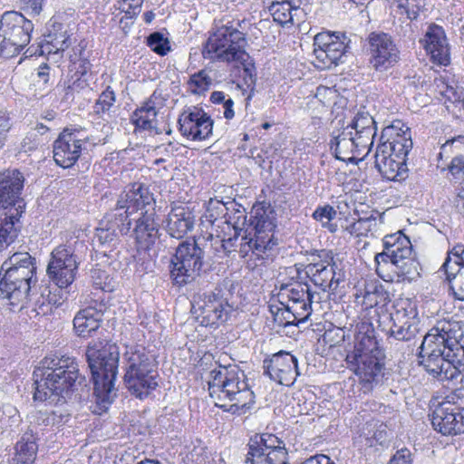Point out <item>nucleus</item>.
Returning a JSON list of instances; mask_svg holds the SVG:
<instances>
[{
    "mask_svg": "<svg viewBox=\"0 0 464 464\" xmlns=\"http://www.w3.org/2000/svg\"><path fill=\"white\" fill-rule=\"evenodd\" d=\"M420 357L426 371L440 382H455L464 369V324L440 321L423 337Z\"/></svg>",
    "mask_w": 464,
    "mask_h": 464,
    "instance_id": "obj_1",
    "label": "nucleus"
},
{
    "mask_svg": "<svg viewBox=\"0 0 464 464\" xmlns=\"http://www.w3.org/2000/svg\"><path fill=\"white\" fill-rule=\"evenodd\" d=\"M354 345L346 354L348 369L354 372L364 393L372 392L382 382L384 353L374 335L369 320L356 323L353 330Z\"/></svg>",
    "mask_w": 464,
    "mask_h": 464,
    "instance_id": "obj_2",
    "label": "nucleus"
},
{
    "mask_svg": "<svg viewBox=\"0 0 464 464\" xmlns=\"http://www.w3.org/2000/svg\"><path fill=\"white\" fill-rule=\"evenodd\" d=\"M35 392L34 399L50 404L65 403L72 398L79 368L73 357L53 355L45 357L34 371Z\"/></svg>",
    "mask_w": 464,
    "mask_h": 464,
    "instance_id": "obj_3",
    "label": "nucleus"
},
{
    "mask_svg": "<svg viewBox=\"0 0 464 464\" xmlns=\"http://www.w3.org/2000/svg\"><path fill=\"white\" fill-rule=\"evenodd\" d=\"M208 385L215 405L232 414H245L255 402L245 372L236 365L210 371Z\"/></svg>",
    "mask_w": 464,
    "mask_h": 464,
    "instance_id": "obj_4",
    "label": "nucleus"
},
{
    "mask_svg": "<svg viewBox=\"0 0 464 464\" xmlns=\"http://www.w3.org/2000/svg\"><path fill=\"white\" fill-rule=\"evenodd\" d=\"M86 358L94 384L96 405L92 411L102 414L111 404L116 395L114 382L119 362L118 347L110 343H90L86 350Z\"/></svg>",
    "mask_w": 464,
    "mask_h": 464,
    "instance_id": "obj_5",
    "label": "nucleus"
},
{
    "mask_svg": "<svg viewBox=\"0 0 464 464\" xmlns=\"http://www.w3.org/2000/svg\"><path fill=\"white\" fill-rule=\"evenodd\" d=\"M246 44L245 34L239 31L233 23L228 22L227 24L218 27L208 37L202 54L205 59L213 62L241 64L245 82L250 87L255 84L254 66L248 63L249 55L246 52Z\"/></svg>",
    "mask_w": 464,
    "mask_h": 464,
    "instance_id": "obj_6",
    "label": "nucleus"
},
{
    "mask_svg": "<svg viewBox=\"0 0 464 464\" xmlns=\"http://www.w3.org/2000/svg\"><path fill=\"white\" fill-rule=\"evenodd\" d=\"M275 213L269 206L263 204L255 205L251 211L249 230L241 232L239 253L242 256L249 253L257 258L265 259L269 256V252L276 246L274 238Z\"/></svg>",
    "mask_w": 464,
    "mask_h": 464,
    "instance_id": "obj_7",
    "label": "nucleus"
},
{
    "mask_svg": "<svg viewBox=\"0 0 464 464\" xmlns=\"http://www.w3.org/2000/svg\"><path fill=\"white\" fill-rule=\"evenodd\" d=\"M124 382L127 389L137 398L142 399L158 386V372L155 358L143 346L126 348Z\"/></svg>",
    "mask_w": 464,
    "mask_h": 464,
    "instance_id": "obj_8",
    "label": "nucleus"
},
{
    "mask_svg": "<svg viewBox=\"0 0 464 464\" xmlns=\"http://www.w3.org/2000/svg\"><path fill=\"white\" fill-rule=\"evenodd\" d=\"M246 464H290L285 442L271 433L256 434L248 442ZM301 464H334L324 454L314 455Z\"/></svg>",
    "mask_w": 464,
    "mask_h": 464,
    "instance_id": "obj_9",
    "label": "nucleus"
},
{
    "mask_svg": "<svg viewBox=\"0 0 464 464\" xmlns=\"http://www.w3.org/2000/svg\"><path fill=\"white\" fill-rule=\"evenodd\" d=\"M154 199L149 188L141 183H133L127 186L119 195L115 207L108 213V218L116 220L121 235H127L131 228L133 215L140 216L146 209L152 208Z\"/></svg>",
    "mask_w": 464,
    "mask_h": 464,
    "instance_id": "obj_10",
    "label": "nucleus"
},
{
    "mask_svg": "<svg viewBox=\"0 0 464 464\" xmlns=\"http://www.w3.org/2000/svg\"><path fill=\"white\" fill-rule=\"evenodd\" d=\"M383 251L375 256V262H391L399 276L413 280L420 276V264L415 258L412 245L408 237L401 232L387 235L382 239Z\"/></svg>",
    "mask_w": 464,
    "mask_h": 464,
    "instance_id": "obj_11",
    "label": "nucleus"
},
{
    "mask_svg": "<svg viewBox=\"0 0 464 464\" xmlns=\"http://www.w3.org/2000/svg\"><path fill=\"white\" fill-rule=\"evenodd\" d=\"M205 252L195 239L183 241L170 262V277L174 285L182 286L194 281L204 265Z\"/></svg>",
    "mask_w": 464,
    "mask_h": 464,
    "instance_id": "obj_12",
    "label": "nucleus"
},
{
    "mask_svg": "<svg viewBox=\"0 0 464 464\" xmlns=\"http://www.w3.org/2000/svg\"><path fill=\"white\" fill-rule=\"evenodd\" d=\"M431 424L442 435L464 432V389L455 390L436 406L431 414Z\"/></svg>",
    "mask_w": 464,
    "mask_h": 464,
    "instance_id": "obj_13",
    "label": "nucleus"
},
{
    "mask_svg": "<svg viewBox=\"0 0 464 464\" xmlns=\"http://www.w3.org/2000/svg\"><path fill=\"white\" fill-rule=\"evenodd\" d=\"M33 30L32 22L20 13H4L0 19V55L5 54L8 47L15 51L28 44Z\"/></svg>",
    "mask_w": 464,
    "mask_h": 464,
    "instance_id": "obj_14",
    "label": "nucleus"
},
{
    "mask_svg": "<svg viewBox=\"0 0 464 464\" xmlns=\"http://www.w3.org/2000/svg\"><path fill=\"white\" fill-rule=\"evenodd\" d=\"M95 142L82 130L65 129L53 143V160L63 169L72 167L87 146Z\"/></svg>",
    "mask_w": 464,
    "mask_h": 464,
    "instance_id": "obj_15",
    "label": "nucleus"
},
{
    "mask_svg": "<svg viewBox=\"0 0 464 464\" xmlns=\"http://www.w3.org/2000/svg\"><path fill=\"white\" fill-rule=\"evenodd\" d=\"M348 50V39L344 34L321 32L314 38V53L317 66L330 69L343 63Z\"/></svg>",
    "mask_w": 464,
    "mask_h": 464,
    "instance_id": "obj_16",
    "label": "nucleus"
},
{
    "mask_svg": "<svg viewBox=\"0 0 464 464\" xmlns=\"http://www.w3.org/2000/svg\"><path fill=\"white\" fill-rule=\"evenodd\" d=\"M77 269L78 262L71 246L62 245L52 251L46 273L50 281L61 290L72 284Z\"/></svg>",
    "mask_w": 464,
    "mask_h": 464,
    "instance_id": "obj_17",
    "label": "nucleus"
},
{
    "mask_svg": "<svg viewBox=\"0 0 464 464\" xmlns=\"http://www.w3.org/2000/svg\"><path fill=\"white\" fill-rule=\"evenodd\" d=\"M419 44L432 63L440 66L450 63V44L441 25L428 24Z\"/></svg>",
    "mask_w": 464,
    "mask_h": 464,
    "instance_id": "obj_18",
    "label": "nucleus"
},
{
    "mask_svg": "<svg viewBox=\"0 0 464 464\" xmlns=\"http://www.w3.org/2000/svg\"><path fill=\"white\" fill-rule=\"evenodd\" d=\"M227 208L226 204L219 200H210L206 212V218L214 226L217 224L218 227H220L222 224L221 232L218 235L221 237L222 247L226 252H231L234 247L237 246V242L241 235L242 228L238 226V221L232 223L230 218L221 219L223 216L227 214ZM237 220L242 217L243 222L246 220V216L238 211Z\"/></svg>",
    "mask_w": 464,
    "mask_h": 464,
    "instance_id": "obj_19",
    "label": "nucleus"
},
{
    "mask_svg": "<svg viewBox=\"0 0 464 464\" xmlns=\"http://www.w3.org/2000/svg\"><path fill=\"white\" fill-rule=\"evenodd\" d=\"M192 311L201 324L218 326L227 320L232 308L219 294L209 293L194 302Z\"/></svg>",
    "mask_w": 464,
    "mask_h": 464,
    "instance_id": "obj_20",
    "label": "nucleus"
},
{
    "mask_svg": "<svg viewBox=\"0 0 464 464\" xmlns=\"http://www.w3.org/2000/svg\"><path fill=\"white\" fill-rule=\"evenodd\" d=\"M330 145L337 160L356 164L362 161L371 150V148L356 139L351 129L346 128L333 133Z\"/></svg>",
    "mask_w": 464,
    "mask_h": 464,
    "instance_id": "obj_21",
    "label": "nucleus"
},
{
    "mask_svg": "<svg viewBox=\"0 0 464 464\" xmlns=\"http://www.w3.org/2000/svg\"><path fill=\"white\" fill-rule=\"evenodd\" d=\"M214 121L201 108L189 107L179 117V131L191 140H205L212 135Z\"/></svg>",
    "mask_w": 464,
    "mask_h": 464,
    "instance_id": "obj_22",
    "label": "nucleus"
},
{
    "mask_svg": "<svg viewBox=\"0 0 464 464\" xmlns=\"http://www.w3.org/2000/svg\"><path fill=\"white\" fill-rule=\"evenodd\" d=\"M371 64L377 71H385L399 61L400 52L391 35L372 33L369 37Z\"/></svg>",
    "mask_w": 464,
    "mask_h": 464,
    "instance_id": "obj_23",
    "label": "nucleus"
},
{
    "mask_svg": "<svg viewBox=\"0 0 464 464\" xmlns=\"http://www.w3.org/2000/svg\"><path fill=\"white\" fill-rule=\"evenodd\" d=\"M264 363L265 372L271 380L282 385L294 384L296 377L300 374L297 358L288 352L280 351L268 361H265Z\"/></svg>",
    "mask_w": 464,
    "mask_h": 464,
    "instance_id": "obj_24",
    "label": "nucleus"
},
{
    "mask_svg": "<svg viewBox=\"0 0 464 464\" xmlns=\"http://www.w3.org/2000/svg\"><path fill=\"white\" fill-rule=\"evenodd\" d=\"M279 301L292 305L293 310L299 315L311 314L313 303H320V293L312 292L307 284L294 283L281 287L278 293Z\"/></svg>",
    "mask_w": 464,
    "mask_h": 464,
    "instance_id": "obj_25",
    "label": "nucleus"
},
{
    "mask_svg": "<svg viewBox=\"0 0 464 464\" xmlns=\"http://www.w3.org/2000/svg\"><path fill=\"white\" fill-rule=\"evenodd\" d=\"M134 220L136 224L132 233L138 247L144 250L150 249L160 237V220L155 209L153 208L146 209Z\"/></svg>",
    "mask_w": 464,
    "mask_h": 464,
    "instance_id": "obj_26",
    "label": "nucleus"
},
{
    "mask_svg": "<svg viewBox=\"0 0 464 464\" xmlns=\"http://www.w3.org/2000/svg\"><path fill=\"white\" fill-rule=\"evenodd\" d=\"M335 268V265L332 262H319L308 265L306 273L314 285L325 294L336 290L343 280L342 273L336 272Z\"/></svg>",
    "mask_w": 464,
    "mask_h": 464,
    "instance_id": "obj_27",
    "label": "nucleus"
},
{
    "mask_svg": "<svg viewBox=\"0 0 464 464\" xmlns=\"http://www.w3.org/2000/svg\"><path fill=\"white\" fill-rule=\"evenodd\" d=\"M24 185V177L17 169L6 170L0 174V208H7L9 206L18 204L21 208L22 201L19 196Z\"/></svg>",
    "mask_w": 464,
    "mask_h": 464,
    "instance_id": "obj_28",
    "label": "nucleus"
},
{
    "mask_svg": "<svg viewBox=\"0 0 464 464\" xmlns=\"http://www.w3.org/2000/svg\"><path fill=\"white\" fill-rule=\"evenodd\" d=\"M102 303L90 304L77 313L73 319V327L78 335L86 337L100 327V323L105 312Z\"/></svg>",
    "mask_w": 464,
    "mask_h": 464,
    "instance_id": "obj_29",
    "label": "nucleus"
},
{
    "mask_svg": "<svg viewBox=\"0 0 464 464\" xmlns=\"http://www.w3.org/2000/svg\"><path fill=\"white\" fill-rule=\"evenodd\" d=\"M194 223V216L188 208L182 206L174 207L168 214L166 231L172 237L182 238L192 230Z\"/></svg>",
    "mask_w": 464,
    "mask_h": 464,
    "instance_id": "obj_30",
    "label": "nucleus"
},
{
    "mask_svg": "<svg viewBox=\"0 0 464 464\" xmlns=\"http://www.w3.org/2000/svg\"><path fill=\"white\" fill-rule=\"evenodd\" d=\"M375 168L388 180H401L407 177L405 160L396 158L387 153L375 151Z\"/></svg>",
    "mask_w": 464,
    "mask_h": 464,
    "instance_id": "obj_31",
    "label": "nucleus"
},
{
    "mask_svg": "<svg viewBox=\"0 0 464 464\" xmlns=\"http://www.w3.org/2000/svg\"><path fill=\"white\" fill-rule=\"evenodd\" d=\"M31 285L24 281H16L3 275L0 279V298L6 299L11 306H24L28 298Z\"/></svg>",
    "mask_w": 464,
    "mask_h": 464,
    "instance_id": "obj_32",
    "label": "nucleus"
},
{
    "mask_svg": "<svg viewBox=\"0 0 464 464\" xmlns=\"http://www.w3.org/2000/svg\"><path fill=\"white\" fill-rule=\"evenodd\" d=\"M345 128L351 129L356 139L362 140L369 148L372 147L377 126L373 117L368 111H358L352 122Z\"/></svg>",
    "mask_w": 464,
    "mask_h": 464,
    "instance_id": "obj_33",
    "label": "nucleus"
},
{
    "mask_svg": "<svg viewBox=\"0 0 464 464\" xmlns=\"http://www.w3.org/2000/svg\"><path fill=\"white\" fill-rule=\"evenodd\" d=\"M38 450L36 440L33 434L25 433L15 443L10 464H33Z\"/></svg>",
    "mask_w": 464,
    "mask_h": 464,
    "instance_id": "obj_34",
    "label": "nucleus"
},
{
    "mask_svg": "<svg viewBox=\"0 0 464 464\" xmlns=\"http://www.w3.org/2000/svg\"><path fill=\"white\" fill-rule=\"evenodd\" d=\"M268 10L274 21L281 25H292L295 23V20L299 22L303 14L300 2L278 3V1H272Z\"/></svg>",
    "mask_w": 464,
    "mask_h": 464,
    "instance_id": "obj_35",
    "label": "nucleus"
},
{
    "mask_svg": "<svg viewBox=\"0 0 464 464\" xmlns=\"http://www.w3.org/2000/svg\"><path fill=\"white\" fill-rule=\"evenodd\" d=\"M158 111L152 101H148L139 109H136L131 116V121L140 130L153 131L158 125Z\"/></svg>",
    "mask_w": 464,
    "mask_h": 464,
    "instance_id": "obj_36",
    "label": "nucleus"
},
{
    "mask_svg": "<svg viewBox=\"0 0 464 464\" xmlns=\"http://www.w3.org/2000/svg\"><path fill=\"white\" fill-rule=\"evenodd\" d=\"M390 314L392 325H399L409 322H418L416 303L409 298H400L393 305Z\"/></svg>",
    "mask_w": 464,
    "mask_h": 464,
    "instance_id": "obj_37",
    "label": "nucleus"
},
{
    "mask_svg": "<svg viewBox=\"0 0 464 464\" xmlns=\"http://www.w3.org/2000/svg\"><path fill=\"white\" fill-rule=\"evenodd\" d=\"M16 214H11L5 218H0V251L6 248L17 238L19 229L15 223L19 221L20 216L18 208H15Z\"/></svg>",
    "mask_w": 464,
    "mask_h": 464,
    "instance_id": "obj_38",
    "label": "nucleus"
},
{
    "mask_svg": "<svg viewBox=\"0 0 464 464\" xmlns=\"http://www.w3.org/2000/svg\"><path fill=\"white\" fill-rule=\"evenodd\" d=\"M402 139H411L410 129L401 121H394L392 124L385 127L380 138V143L385 142V145H392L397 142H402Z\"/></svg>",
    "mask_w": 464,
    "mask_h": 464,
    "instance_id": "obj_39",
    "label": "nucleus"
},
{
    "mask_svg": "<svg viewBox=\"0 0 464 464\" xmlns=\"http://www.w3.org/2000/svg\"><path fill=\"white\" fill-rule=\"evenodd\" d=\"M378 226L377 219L373 217L359 218L356 221L347 224L343 228L349 235L355 237L373 235Z\"/></svg>",
    "mask_w": 464,
    "mask_h": 464,
    "instance_id": "obj_40",
    "label": "nucleus"
},
{
    "mask_svg": "<svg viewBox=\"0 0 464 464\" xmlns=\"http://www.w3.org/2000/svg\"><path fill=\"white\" fill-rule=\"evenodd\" d=\"M395 13L405 15L406 20H415L420 14V11L425 5V0H396Z\"/></svg>",
    "mask_w": 464,
    "mask_h": 464,
    "instance_id": "obj_41",
    "label": "nucleus"
},
{
    "mask_svg": "<svg viewBox=\"0 0 464 464\" xmlns=\"http://www.w3.org/2000/svg\"><path fill=\"white\" fill-rule=\"evenodd\" d=\"M442 268L446 275L454 274V270L464 269V245H456L448 251Z\"/></svg>",
    "mask_w": 464,
    "mask_h": 464,
    "instance_id": "obj_42",
    "label": "nucleus"
},
{
    "mask_svg": "<svg viewBox=\"0 0 464 464\" xmlns=\"http://www.w3.org/2000/svg\"><path fill=\"white\" fill-rule=\"evenodd\" d=\"M117 230H119V227L116 220L114 218L109 220L107 213L104 220L100 223V226L96 229L95 237L102 245L109 244L116 239L118 235Z\"/></svg>",
    "mask_w": 464,
    "mask_h": 464,
    "instance_id": "obj_43",
    "label": "nucleus"
},
{
    "mask_svg": "<svg viewBox=\"0 0 464 464\" xmlns=\"http://www.w3.org/2000/svg\"><path fill=\"white\" fill-rule=\"evenodd\" d=\"M313 218L321 223L322 227L334 233L337 230V225L332 223L336 217V210L330 205L319 206L312 215Z\"/></svg>",
    "mask_w": 464,
    "mask_h": 464,
    "instance_id": "obj_44",
    "label": "nucleus"
},
{
    "mask_svg": "<svg viewBox=\"0 0 464 464\" xmlns=\"http://www.w3.org/2000/svg\"><path fill=\"white\" fill-rule=\"evenodd\" d=\"M412 148L411 139H402V142L393 143L392 145H385V142L379 143L376 150L382 153H387L396 158L406 160V157Z\"/></svg>",
    "mask_w": 464,
    "mask_h": 464,
    "instance_id": "obj_45",
    "label": "nucleus"
},
{
    "mask_svg": "<svg viewBox=\"0 0 464 464\" xmlns=\"http://www.w3.org/2000/svg\"><path fill=\"white\" fill-rule=\"evenodd\" d=\"M35 266H24L21 268L8 266L7 268L0 269V276H2V273L5 272L4 274L11 277L12 279L16 280L18 282L24 281L25 283H28L29 285H31V282L35 273Z\"/></svg>",
    "mask_w": 464,
    "mask_h": 464,
    "instance_id": "obj_46",
    "label": "nucleus"
},
{
    "mask_svg": "<svg viewBox=\"0 0 464 464\" xmlns=\"http://www.w3.org/2000/svg\"><path fill=\"white\" fill-rule=\"evenodd\" d=\"M437 87L440 89L439 92L441 96L451 103H459L464 100V89L462 87L449 84L442 80H439Z\"/></svg>",
    "mask_w": 464,
    "mask_h": 464,
    "instance_id": "obj_47",
    "label": "nucleus"
},
{
    "mask_svg": "<svg viewBox=\"0 0 464 464\" xmlns=\"http://www.w3.org/2000/svg\"><path fill=\"white\" fill-rule=\"evenodd\" d=\"M386 299L387 293L382 287L374 286L372 289H365L362 304L367 309L382 304Z\"/></svg>",
    "mask_w": 464,
    "mask_h": 464,
    "instance_id": "obj_48",
    "label": "nucleus"
},
{
    "mask_svg": "<svg viewBox=\"0 0 464 464\" xmlns=\"http://www.w3.org/2000/svg\"><path fill=\"white\" fill-rule=\"evenodd\" d=\"M417 324L418 322H409L405 324L392 325L391 335L399 341H409L415 336L418 331Z\"/></svg>",
    "mask_w": 464,
    "mask_h": 464,
    "instance_id": "obj_49",
    "label": "nucleus"
},
{
    "mask_svg": "<svg viewBox=\"0 0 464 464\" xmlns=\"http://www.w3.org/2000/svg\"><path fill=\"white\" fill-rule=\"evenodd\" d=\"M148 46L160 55H166L170 50L169 42L159 32L152 33L147 39Z\"/></svg>",
    "mask_w": 464,
    "mask_h": 464,
    "instance_id": "obj_50",
    "label": "nucleus"
},
{
    "mask_svg": "<svg viewBox=\"0 0 464 464\" xmlns=\"http://www.w3.org/2000/svg\"><path fill=\"white\" fill-rule=\"evenodd\" d=\"M116 101L113 90L108 86L99 96L93 107L97 114L105 113L110 111Z\"/></svg>",
    "mask_w": 464,
    "mask_h": 464,
    "instance_id": "obj_51",
    "label": "nucleus"
},
{
    "mask_svg": "<svg viewBox=\"0 0 464 464\" xmlns=\"http://www.w3.org/2000/svg\"><path fill=\"white\" fill-rule=\"evenodd\" d=\"M446 276L455 298L464 301V269L454 270V274Z\"/></svg>",
    "mask_w": 464,
    "mask_h": 464,
    "instance_id": "obj_52",
    "label": "nucleus"
},
{
    "mask_svg": "<svg viewBox=\"0 0 464 464\" xmlns=\"http://www.w3.org/2000/svg\"><path fill=\"white\" fill-rule=\"evenodd\" d=\"M71 43L70 36L60 34L59 36H55L53 39L47 41L46 44L42 46V52H47L49 54H58L67 49Z\"/></svg>",
    "mask_w": 464,
    "mask_h": 464,
    "instance_id": "obj_53",
    "label": "nucleus"
},
{
    "mask_svg": "<svg viewBox=\"0 0 464 464\" xmlns=\"http://www.w3.org/2000/svg\"><path fill=\"white\" fill-rule=\"evenodd\" d=\"M35 266L33 257L27 252H19L12 255L7 260H5L1 268L12 267H24Z\"/></svg>",
    "mask_w": 464,
    "mask_h": 464,
    "instance_id": "obj_54",
    "label": "nucleus"
},
{
    "mask_svg": "<svg viewBox=\"0 0 464 464\" xmlns=\"http://www.w3.org/2000/svg\"><path fill=\"white\" fill-rule=\"evenodd\" d=\"M93 286L103 292H111L113 290L112 279L105 271L95 269L92 272Z\"/></svg>",
    "mask_w": 464,
    "mask_h": 464,
    "instance_id": "obj_55",
    "label": "nucleus"
},
{
    "mask_svg": "<svg viewBox=\"0 0 464 464\" xmlns=\"http://www.w3.org/2000/svg\"><path fill=\"white\" fill-rule=\"evenodd\" d=\"M210 83V78L203 71L193 74L188 81L189 88L191 92L195 93L208 90Z\"/></svg>",
    "mask_w": 464,
    "mask_h": 464,
    "instance_id": "obj_56",
    "label": "nucleus"
},
{
    "mask_svg": "<svg viewBox=\"0 0 464 464\" xmlns=\"http://www.w3.org/2000/svg\"><path fill=\"white\" fill-rule=\"evenodd\" d=\"M450 152L455 155L463 153L464 154V136H458L456 138L448 140L441 147L439 157L441 159L443 155H447Z\"/></svg>",
    "mask_w": 464,
    "mask_h": 464,
    "instance_id": "obj_57",
    "label": "nucleus"
},
{
    "mask_svg": "<svg viewBox=\"0 0 464 464\" xmlns=\"http://www.w3.org/2000/svg\"><path fill=\"white\" fill-rule=\"evenodd\" d=\"M280 305H283V313H281V315H284L283 321H285V326L290 325V324H297L299 323L304 322L310 314H303L299 315L295 314V312L293 310L292 305L285 303L284 301H279Z\"/></svg>",
    "mask_w": 464,
    "mask_h": 464,
    "instance_id": "obj_58",
    "label": "nucleus"
},
{
    "mask_svg": "<svg viewBox=\"0 0 464 464\" xmlns=\"http://www.w3.org/2000/svg\"><path fill=\"white\" fill-rule=\"evenodd\" d=\"M91 77L79 75V73H72L68 80L66 95L70 92H80L90 87Z\"/></svg>",
    "mask_w": 464,
    "mask_h": 464,
    "instance_id": "obj_59",
    "label": "nucleus"
},
{
    "mask_svg": "<svg viewBox=\"0 0 464 464\" xmlns=\"http://www.w3.org/2000/svg\"><path fill=\"white\" fill-rule=\"evenodd\" d=\"M143 1L144 0H121L119 9L125 13V18L132 19L140 14Z\"/></svg>",
    "mask_w": 464,
    "mask_h": 464,
    "instance_id": "obj_60",
    "label": "nucleus"
},
{
    "mask_svg": "<svg viewBox=\"0 0 464 464\" xmlns=\"http://www.w3.org/2000/svg\"><path fill=\"white\" fill-rule=\"evenodd\" d=\"M337 96L335 89L322 85L317 87L314 94V97L324 106H330L334 103Z\"/></svg>",
    "mask_w": 464,
    "mask_h": 464,
    "instance_id": "obj_61",
    "label": "nucleus"
},
{
    "mask_svg": "<svg viewBox=\"0 0 464 464\" xmlns=\"http://www.w3.org/2000/svg\"><path fill=\"white\" fill-rule=\"evenodd\" d=\"M72 69L74 70L73 73H79V75L91 77V68L92 63H90L88 57L77 59V64L72 63Z\"/></svg>",
    "mask_w": 464,
    "mask_h": 464,
    "instance_id": "obj_62",
    "label": "nucleus"
},
{
    "mask_svg": "<svg viewBox=\"0 0 464 464\" xmlns=\"http://www.w3.org/2000/svg\"><path fill=\"white\" fill-rule=\"evenodd\" d=\"M389 464H411V451L406 448L398 450Z\"/></svg>",
    "mask_w": 464,
    "mask_h": 464,
    "instance_id": "obj_63",
    "label": "nucleus"
},
{
    "mask_svg": "<svg viewBox=\"0 0 464 464\" xmlns=\"http://www.w3.org/2000/svg\"><path fill=\"white\" fill-rule=\"evenodd\" d=\"M449 169L452 175L464 174V154L455 155L451 160Z\"/></svg>",
    "mask_w": 464,
    "mask_h": 464,
    "instance_id": "obj_64",
    "label": "nucleus"
}]
</instances>
